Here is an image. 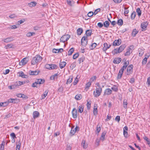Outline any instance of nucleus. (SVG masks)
I'll use <instances>...</instances> for the list:
<instances>
[{
    "mask_svg": "<svg viewBox=\"0 0 150 150\" xmlns=\"http://www.w3.org/2000/svg\"><path fill=\"white\" fill-rule=\"evenodd\" d=\"M42 57L39 55H37L32 58L31 64L32 65H37L42 60Z\"/></svg>",
    "mask_w": 150,
    "mask_h": 150,
    "instance_id": "obj_1",
    "label": "nucleus"
},
{
    "mask_svg": "<svg viewBox=\"0 0 150 150\" xmlns=\"http://www.w3.org/2000/svg\"><path fill=\"white\" fill-rule=\"evenodd\" d=\"M102 91L101 88H96L93 92V95L94 97H97L100 96Z\"/></svg>",
    "mask_w": 150,
    "mask_h": 150,
    "instance_id": "obj_2",
    "label": "nucleus"
},
{
    "mask_svg": "<svg viewBox=\"0 0 150 150\" xmlns=\"http://www.w3.org/2000/svg\"><path fill=\"white\" fill-rule=\"evenodd\" d=\"M70 37V35H66L62 36L60 40V42H64L65 41L68 40Z\"/></svg>",
    "mask_w": 150,
    "mask_h": 150,
    "instance_id": "obj_3",
    "label": "nucleus"
},
{
    "mask_svg": "<svg viewBox=\"0 0 150 150\" xmlns=\"http://www.w3.org/2000/svg\"><path fill=\"white\" fill-rule=\"evenodd\" d=\"M133 67V66L132 64H130L128 67L126 73L127 75H129L132 73Z\"/></svg>",
    "mask_w": 150,
    "mask_h": 150,
    "instance_id": "obj_4",
    "label": "nucleus"
},
{
    "mask_svg": "<svg viewBox=\"0 0 150 150\" xmlns=\"http://www.w3.org/2000/svg\"><path fill=\"white\" fill-rule=\"evenodd\" d=\"M28 61V60L26 58H24L20 62L19 64L21 66L24 65L27 63Z\"/></svg>",
    "mask_w": 150,
    "mask_h": 150,
    "instance_id": "obj_5",
    "label": "nucleus"
},
{
    "mask_svg": "<svg viewBox=\"0 0 150 150\" xmlns=\"http://www.w3.org/2000/svg\"><path fill=\"white\" fill-rule=\"evenodd\" d=\"M78 129H79V127L77 126L76 127H75L74 126L72 127L70 131V134H71V135H74L76 132L78 131Z\"/></svg>",
    "mask_w": 150,
    "mask_h": 150,
    "instance_id": "obj_6",
    "label": "nucleus"
},
{
    "mask_svg": "<svg viewBox=\"0 0 150 150\" xmlns=\"http://www.w3.org/2000/svg\"><path fill=\"white\" fill-rule=\"evenodd\" d=\"M87 37L84 36L82 37L81 40V43L82 45H86L87 43Z\"/></svg>",
    "mask_w": 150,
    "mask_h": 150,
    "instance_id": "obj_7",
    "label": "nucleus"
},
{
    "mask_svg": "<svg viewBox=\"0 0 150 150\" xmlns=\"http://www.w3.org/2000/svg\"><path fill=\"white\" fill-rule=\"evenodd\" d=\"M121 43V40L120 39L117 40H115L113 43V45L114 46H119L120 45Z\"/></svg>",
    "mask_w": 150,
    "mask_h": 150,
    "instance_id": "obj_8",
    "label": "nucleus"
},
{
    "mask_svg": "<svg viewBox=\"0 0 150 150\" xmlns=\"http://www.w3.org/2000/svg\"><path fill=\"white\" fill-rule=\"evenodd\" d=\"M72 114L73 118L76 119L77 117V110L75 108H74L72 111Z\"/></svg>",
    "mask_w": 150,
    "mask_h": 150,
    "instance_id": "obj_9",
    "label": "nucleus"
},
{
    "mask_svg": "<svg viewBox=\"0 0 150 150\" xmlns=\"http://www.w3.org/2000/svg\"><path fill=\"white\" fill-rule=\"evenodd\" d=\"M111 46L110 44H108L106 43H104V47L103 49V50L105 52L108 49L110 48Z\"/></svg>",
    "mask_w": 150,
    "mask_h": 150,
    "instance_id": "obj_10",
    "label": "nucleus"
},
{
    "mask_svg": "<svg viewBox=\"0 0 150 150\" xmlns=\"http://www.w3.org/2000/svg\"><path fill=\"white\" fill-rule=\"evenodd\" d=\"M148 25V23L147 22L142 23H141V28L142 31L146 30Z\"/></svg>",
    "mask_w": 150,
    "mask_h": 150,
    "instance_id": "obj_11",
    "label": "nucleus"
},
{
    "mask_svg": "<svg viewBox=\"0 0 150 150\" xmlns=\"http://www.w3.org/2000/svg\"><path fill=\"white\" fill-rule=\"evenodd\" d=\"M18 100L17 99L10 98L8 99L7 102L6 104L8 105L9 103H17Z\"/></svg>",
    "mask_w": 150,
    "mask_h": 150,
    "instance_id": "obj_12",
    "label": "nucleus"
},
{
    "mask_svg": "<svg viewBox=\"0 0 150 150\" xmlns=\"http://www.w3.org/2000/svg\"><path fill=\"white\" fill-rule=\"evenodd\" d=\"M133 46H130L129 49H127V52L125 53V55L126 56L129 55L132 52L131 48H133Z\"/></svg>",
    "mask_w": 150,
    "mask_h": 150,
    "instance_id": "obj_13",
    "label": "nucleus"
},
{
    "mask_svg": "<svg viewBox=\"0 0 150 150\" xmlns=\"http://www.w3.org/2000/svg\"><path fill=\"white\" fill-rule=\"evenodd\" d=\"M124 70L122 68L120 70L117 75V78L118 79H120L121 78Z\"/></svg>",
    "mask_w": 150,
    "mask_h": 150,
    "instance_id": "obj_14",
    "label": "nucleus"
},
{
    "mask_svg": "<svg viewBox=\"0 0 150 150\" xmlns=\"http://www.w3.org/2000/svg\"><path fill=\"white\" fill-rule=\"evenodd\" d=\"M112 91L110 88L106 89L105 91L104 95H109L112 93Z\"/></svg>",
    "mask_w": 150,
    "mask_h": 150,
    "instance_id": "obj_15",
    "label": "nucleus"
},
{
    "mask_svg": "<svg viewBox=\"0 0 150 150\" xmlns=\"http://www.w3.org/2000/svg\"><path fill=\"white\" fill-rule=\"evenodd\" d=\"M40 115V113L37 111H35L33 113V117L34 119L38 117Z\"/></svg>",
    "mask_w": 150,
    "mask_h": 150,
    "instance_id": "obj_16",
    "label": "nucleus"
},
{
    "mask_svg": "<svg viewBox=\"0 0 150 150\" xmlns=\"http://www.w3.org/2000/svg\"><path fill=\"white\" fill-rule=\"evenodd\" d=\"M93 114L95 116H96L98 114L97 106V105H94L93 111Z\"/></svg>",
    "mask_w": 150,
    "mask_h": 150,
    "instance_id": "obj_17",
    "label": "nucleus"
},
{
    "mask_svg": "<svg viewBox=\"0 0 150 150\" xmlns=\"http://www.w3.org/2000/svg\"><path fill=\"white\" fill-rule=\"evenodd\" d=\"M121 60V59L120 58H114L113 62L115 64H118L120 63Z\"/></svg>",
    "mask_w": 150,
    "mask_h": 150,
    "instance_id": "obj_18",
    "label": "nucleus"
},
{
    "mask_svg": "<svg viewBox=\"0 0 150 150\" xmlns=\"http://www.w3.org/2000/svg\"><path fill=\"white\" fill-rule=\"evenodd\" d=\"M125 47L126 46L125 45H122L119 47L118 50L120 53L121 52L124 50L125 48Z\"/></svg>",
    "mask_w": 150,
    "mask_h": 150,
    "instance_id": "obj_19",
    "label": "nucleus"
},
{
    "mask_svg": "<svg viewBox=\"0 0 150 150\" xmlns=\"http://www.w3.org/2000/svg\"><path fill=\"white\" fill-rule=\"evenodd\" d=\"M48 92V90H46L45 92L41 96V99H44L46 96L47 95Z\"/></svg>",
    "mask_w": 150,
    "mask_h": 150,
    "instance_id": "obj_20",
    "label": "nucleus"
},
{
    "mask_svg": "<svg viewBox=\"0 0 150 150\" xmlns=\"http://www.w3.org/2000/svg\"><path fill=\"white\" fill-rule=\"evenodd\" d=\"M106 133V131H104L102 133L100 139L101 141H103L104 140Z\"/></svg>",
    "mask_w": 150,
    "mask_h": 150,
    "instance_id": "obj_21",
    "label": "nucleus"
},
{
    "mask_svg": "<svg viewBox=\"0 0 150 150\" xmlns=\"http://www.w3.org/2000/svg\"><path fill=\"white\" fill-rule=\"evenodd\" d=\"M18 76H21L22 78H26L27 77V76L24 75L22 71L19 72L18 73Z\"/></svg>",
    "mask_w": 150,
    "mask_h": 150,
    "instance_id": "obj_22",
    "label": "nucleus"
},
{
    "mask_svg": "<svg viewBox=\"0 0 150 150\" xmlns=\"http://www.w3.org/2000/svg\"><path fill=\"white\" fill-rule=\"evenodd\" d=\"M73 79V76H69V78L67 81L66 83L67 84H69L71 83Z\"/></svg>",
    "mask_w": 150,
    "mask_h": 150,
    "instance_id": "obj_23",
    "label": "nucleus"
},
{
    "mask_svg": "<svg viewBox=\"0 0 150 150\" xmlns=\"http://www.w3.org/2000/svg\"><path fill=\"white\" fill-rule=\"evenodd\" d=\"M2 40L4 42H8L12 41L13 40V39L11 38H8L6 39H4L3 40Z\"/></svg>",
    "mask_w": 150,
    "mask_h": 150,
    "instance_id": "obj_24",
    "label": "nucleus"
},
{
    "mask_svg": "<svg viewBox=\"0 0 150 150\" xmlns=\"http://www.w3.org/2000/svg\"><path fill=\"white\" fill-rule=\"evenodd\" d=\"M81 145L83 146V148L86 149L88 147V145L84 140H83L81 142Z\"/></svg>",
    "mask_w": 150,
    "mask_h": 150,
    "instance_id": "obj_25",
    "label": "nucleus"
},
{
    "mask_svg": "<svg viewBox=\"0 0 150 150\" xmlns=\"http://www.w3.org/2000/svg\"><path fill=\"white\" fill-rule=\"evenodd\" d=\"M66 63L65 62H60L59 63V67L61 69L63 68L66 65Z\"/></svg>",
    "mask_w": 150,
    "mask_h": 150,
    "instance_id": "obj_26",
    "label": "nucleus"
},
{
    "mask_svg": "<svg viewBox=\"0 0 150 150\" xmlns=\"http://www.w3.org/2000/svg\"><path fill=\"white\" fill-rule=\"evenodd\" d=\"M39 73L38 71H31L30 72V74L31 75H38Z\"/></svg>",
    "mask_w": 150,
    "mask_h": 150,
    "instance_id": "obj_27",
    "label": "nucleus"
},
{
    "mask_svg": "<svg viewBox=\"0 0 150 150\" xmlns=\"http://www.w3.org/2000/svg\"><path fill=\"white\" fill-rule=\"evenodd\" d=\"M84 107L82 105H80L78 107V111L80 113H81L83 111Z\"/></svg>",
    "mask_w": 150,
    "mask_h": 150,
    "instance_id": "obj_28",
    "label": "nucleus"
},
{
    "mask_svg": "<svg viewBox=\"0 0 150 150\" xmlns=\"http://www.w3.org/2000/svg\"><path fill=\"white\" fill-rule=\"evenodd\" d=\"M37 4V3L35 1L31 2L29 3L28 4L29 6L30 7L35 6Z\"/></svg>",
    "mask_w": 150,
    "mask_h": 150,
    "instance_id": "obj_29",
    "label": "nucleus"
},
{
    "mask_svg": "<svg viewBox=\"0 0 150 150\" xmlns=\"http://www.w3.org/2000/svg\"><path fill=\"white\" fill-rule=\"evenodd\" d=\"M36 81L38 84H41L45 82V80L43 79H37Z\"/></svg>",
    "mask_w": 150,
    "mask_h": 150,
    "instance_id": "obj_30",
    "label": "nucleus"
},
{
    "mask_svg": "<svg viewBox=\"0 0 150 150\" xmlns=\"http://www.w3.org/2000/svg\"><path fill=\"white\" fill-rule=\"evenodd\" d=\"M129 61H126L125 62L124 65L121 68L125 70L126 69L127 67L129 65Z\"/></svg>",
    "mask_w": 150,
    "mask_h": 150,
    "instance_id": "obj_31",
    "label": "nucleus"
},
{
    "mask_svg": "<svg viewBox=\"0 0 150 150\" xmlns=\"http://www.w3.org/2000/svg\"><path fill=\"white\" fill-rule=\"evenodd\" d=\"M82 98V96L81 94H77L75 97V98L77 100H79Z\"/></svg>",
    "mask_w": 150,
    "mask_h": 150,
    "instance_id": "obj_32",
    "label": "nucleus"
},
{
    "mask_svg": "<svg viewBox=\"0 0 150 150\" xmlns=\"http://www.w3.org/2000/svg\"><path fill=\"white\" fill-rule=\"evenodd\" d=\"M67 4L71 6L74 4V2L73 0H67Z\"/></svg>",
    "mask_w": 150,
    "mask_h": 150,
    "instance_id": "obj_33",
    "label": "nucleus"
},
{
    "mask_svg": "<svg viewBox=\"0 0 150 150\" xmlns=\"http://www.w3.org/2000/svg\"><path fill=\"white\" fill-rule=\"evenodd\" d=\"M112 53L113 55H115L117 54V53H120L118 49L117 48L115 49L114 50L112 51Z\"/></svg>",
    "mask_w": 150,
    "mask_h": 150,
    "instance_id": "obj_34",
    "label": "nucleus"
},
{
    "mask_svg": "<svg viewBox=\"0 0 150 150\" xmlns=\"http://www.w3.org/2000/svg\"><path fill=\"white\" fill-rule=\"evenodd\" d=\"M74 48H72L69 49V50L68 53V55L69 56H70L71 55L72 53L74 52Z\"/></svg>",
    "mask_w": 150,
    "mask_h": 150,
    "instance_id": "obj_35",
    "label": "nucleus"
},
{
    "mask_svg": "<svg viewBox=\"0 0 150 150\" xmlns=\"http://www.w3.org/2000/svg\"><path fill=\"white\" fill-rule=\"evenodd\" d=\"M83 32V30L82 28H80L78 29L77 30V34L78 35H80Z\"/></svg>",
    "mask_w": 150,
    "mask_h": 150,
    "instance_id": "obj_36",
    "label": "nucleus"
},
{
    "mask_svg": "<svg viewBox=\"0 0 150 150\" xmlns=\"http://www.w3.org/2000/svg\"><path fill=\"white\" fill-rule=\"evenodd\" d=\"M136 12L139 17H140L141 15V11L139 8H138L137 9Z\"/></svg>",
    "mask_w": 150,
    "mask_h": 150,
    "instance_id": "obj_37",
    "label": "nucleus"
},
{
    "mask_svg": "<svg viewBox=\"0 0 150 150\" xmlns=\"http://www.w3.org/2000/svg\"><path fill=\"white\" fill-rule=\"evenodd\" d=\"M138 33V31L137 30H136V29H134L133 30V31L132 33V36L134 37L135 36L136 34L137 33Z\"/></svg>",
    "mask_w": 150,
    "mask_h": 150,
    "instance_id": "obj_38",
    "label": "nucleus"
},
{
    "mask_svg": "<svg viewBox=\"0 0 150 150\" xmlns=\"http://www.w3.org/2000/svg\"><path fill=\"white\" fill-rule=\"evenodd\" d=\"M86 33L87 37L90 36L91 35V31L90 30H88L86 31Z\"/></svg>",
    "mask_w": 150,
    "mask_h": 150,
    "instance_id": "obj_39",
    "label": "nucleus"
},
{
    "mask_svg": "<svg viewBox=\"0 0 150 150\" xmlns=\"http://www.w3.org/2000/svg\"><path fill=\"white\" fill-rule=\"evenodd\" d=\"M57 68V66L54 64H51L50 69H56Z\"/></svg>",
    "mask_w": 150,
    "mask_h": 150,
    "instance_id": "obj_40",
    "label": "nucleus"
},
{
    "mask_svg": "<svg viewBox=\"0 0 150 150\" xmlns=\"http://www.w3.org/2000/svg\"><path fill=\"white\" fill-rule=\"evenodd\" d=\"M136 16V13L134 11H133L131 15V19L132 20H133L135 17Z\"/></svg>",
    "mask_w": 150,
    "mask_h": 150,
    "instance_id": "obj_41",
    "label": "nucleus"
},
{
    "mask_svg": "<svg viewBox=\"0 0 150 150\" xmlns=\"http://www.w3.org/2000/svg\"><path fill=\"white\" fill-rule=\"evenodd\" d=\"M101 130L100 126L99 125H98L97 127V129L96 130V132L99 133Z\"/></svg>",
    "mask_w": 150,
    "mask_h": 150,
    "instance_id": "obj_42",
    "label": "nucleus"
},
{
    "mask_svg": "<svg viewBox=\"0 0 150 150\" xmlns=\"http://www.w3.org/2000/svg\"><path fill=\"white\" fill-rule=\"evenodd\" d=\"M5 142L4 141H3L2 142V143L1 145L0 150H4V146Z\"/></svg>",
    "mask_w": 150,
    "mask_h": 150,
    "instance_id": "obj_43",
    "label": "nucleus"
},
{
    "mask_svg": "<svg viewBox=\"0 0 150 150\" xmlns=\"http://www.w3.org/2000/svg\"><path fill=\"white\" fill-rule=\"evenodd\" d=\"M127 100H124L123 103V107L125 108H126L127 107Z\"/></svg>",
    "mask_w": 150,
    "mask_h": 150,
    "instance_id": "obj_44",
    "label": "nucleus"
},
{
    "mask_svg": "<svg viewBox=\"0 0 150 150\" xmlns=\"http://www.w3.org/2000/svg\"><path fill=\"white\" fill-rule=\"evenodd\" d=\"M139 55L140 56H142L144 54V51L142 49H139Z\"/></svg>",
    "mask_w": 150,
    "mask_h": 150,
    "instance_id": "obj_45",
    "label": "nucleus"
},
{
    "mask_svg": "<svg viewBox=\"0 0 150 150\" xmlns=\"http://www.w3.org/2000/svg\"><path fill=\"white\" fill-rule=\"evenodd\" d=\"M35 34L34 32H29L27 33L26 35L28 37H30L35 35Z\"/></svg>",
    "mask_w": 150,
    "mask_h": 150,
    "instance_id": "obj_46",
    "label": "nucleus"
},
{
    "mask_svg": "<svg viewBox=\"0 0 150 150\" xmlns=\"http://www.w3.org/2000/svg\"><path fill=\"white\" fill-rule=\"evenodd\" d=\"M112 89L114 91L117 92L118 91V88L116 86H114L112 87Z\"/></svg>",
    "mask_w": 150,
    "mask_h": 150,
    "instance_id": "obj_47",
    "label": "nucleus"
},
{
    "mask_svg": "<svg viewBox=\"0 0 150 150\" xmlns=\"http://www.w3.org/2000/svg\"><path fill=\"white\" fill-rule=\"evenodd\" d=\"M117 24L120 25H122L123 24V21L122 19H119L117 21Z\"/></svg>",
    "mask_w": 150,
    "mask_h": 150,
    "instance_id": "obj_48",
    "label": "nucleus"
},
{
    "mask_svg": "<svg viewBox=\"0 0 150 150\" xmlns=\"http://www.w3.org/2000/svg\"><path fill=\"white\" fill-rule=\"evenodd\" d=\"M13 47V45L11 44H8L5 46L6 49H8L12 48Z\"/></svg>",
    "mask_w": 150,
    "mask_h": 150,
    "instance_id": "obj_49",
    "label": "nucleus"
},
{
    "mask_svg": "<svg viewBox=\"0 0 150 150\" xmlns=\"http://www.w3.org/2000/svg\"><path fill=\"white\" fill-rule=\"evenodd\" d=\"M100 11V8H98L96 9L94 12H93L94 15H95L97 14Z\"/></svg>",
    "mask_w": 150,
    "mask_h": 150,
    "instance_id": "obj_50",
    "label": "nucleus"
},
{
    "mask_svg": "<svg viewBox=\"0 0 150 150\" xmlns=\"http://www.w3.org/2000/svg\"><path fill=\"white\" fill-rule=\"evenodd\" d=\"M96 45H97V44L95 43H93V44H92L91 46V47H90L91 49H92V50L94 48L96 47Z\"/></svg>",
    "mask_w": 150,
    "mask_h": 150,
    "instance_id": "obj_51",
    "label": "nucleus"
},
{
    "mask_svg": "<svg viewBox=\"0 0 150 150\" xmlns=\"http://www.w3.org/2000/svg\"><path fill=\"white\" fill-rule=\"evenodd\" d=\"M104 25L106 27H108L109 25V22L108 21H105L104 23Z\"/></svg>",
    "mask_w": 150,
    "mask_h": 150,
    "instance_id": "obj_52",
    "label": "nucleus"
},
{
    "mask_svg": "<svg viewBox=\"0 0 150 150\" xmlns=\"http://www.w3.org/2000/svg\"><path fill=\"white\" fill-rule=\"evenodd\" d=\"M91 85V83L90 82H88L86 84V88L88 89L90 87Z\"/></svg>",
    "mask_w": 150,
    "mask_h": 150,
    "instance_id": "obj_53",
    "label": "nucleus"
},
{
    "mask_svg": "<svg viewBox=\"0 0 150 150\" xmlns=\"http://www.w3.org/2000/svg\"><path fill=\"white\" fill-rule=\"evenodd\" d=\"M17 17V16L14 14H12L9 16L11 18H13Z\"/></svg>",
    "mask_w": 150,
    "mask_h": 150,
    "instance_id": "obj_54",
    "label": "nucleus"
},
{
    "mask_svg": "<svg viewBox=\"0 0 150 150\" xmlns=\"http://www.w3.org/2000/svg\"><path fill=\"white\" fill-rule=\"evenodd\" d=\"M71 146L70 144H67L66 148V150H71Z\"/></svg>",
    "mask_w": 150,
    "mask_h": 150,
    "instance_id": "obj_55",
    "label": "nucleus"
},
{
    "mask_svg": "<svg viewBox=\"0 0 150 150\" xmlns=\"http://www.w3.org/2000/svg\"><path fill=\"white\" fill-rule=\"evenodd\" d=\"M79 56V54L78 53H76L74 54L73 56V59H75L77 58Z\"/></svg>",
    "mask_w": 150,
    "mask_h": 150,
    "instance_id": "obj_56",
    "label": "nucleus"
},
{
    "mask_svg": "<svg viewBox=\"0 0 150 150\" xmlns=\"http://www.w3.org/2000/svg\"><path fill=\"white\" fill-rule=\"evenodd\" d=\"M94 15L93 12L92 11H90L88 13V17H91Z\"/></svg>",
    "mask_w": 150,
    "mask_h": 150,
    "instance_id": "obj_57",
    "label": "nucleus"
},
{
    "mask_svg": "<svg viewBox=\"0 0 150 150\" xmlns=\"http://www.w3.org/2000/svg\"><path fill=\"white\" fill-rule=\"evenodd\" d=\"M147 61V59L146 58H144L142 61V63L143 64H145Z\"/></svg>",
    "mask_w": 150,
    "mask_h": 150,
    "instance_id": "obj_58",
    "label": "nucleus"
},
{
    "mask_svg": "<svg viewBox=\"0 0 150 150\" xmlns=\"http://www.w3.org/2000/svg\"><path fill=\"white\" fill-rule=\"evenodd\" d=\"M45 68L49 69H50L51 68V64H46L45 66Z\"/></svg>",
    "mask_w": 150,
    "mask_h": 150,
    "instance_id": "obj_59",
    "label": "nucleus"
},
{
    "mask_svg": "<svg viewBox=\"0 0 150 150\" xmlns=\"http://www.w3.org/2000/svg\"><path fill=\"white\" fill-rule=\"evenodd\" d=\"M79 81V80L76 77L75 79V80L74 81V82L73 83V84L74 85H76L78 82Z\"/></svg>",
    "mask_w": 150,
    "mask_h": 150,
    "instance_id": "obj_60",
    "label": "nucleus"
},
{
    "mask_svg": "<svg viewBox=\"0 0 150 150\" xmlns=\"http://www.w3.org/2000/svg\"><path fill=\"white\" fill-rule=\"evenodd\" d=\"M116 121H117L118 122H119L120 120V117L119 116H117L116 117L115 119Z\"/></svg>",
    "mask_w": 150,
    "mask_h": 150,
    "instance_id": "obj_61",
    "label": "nucleus"
},
{
    "mask_svg": "<svg viewBox=\"0 0 150 150\" xmlns=\"http://www.w3.org/2000/svg\"><path fill=\"white\" fill-rule=\"evenodd\" d=\"M123 134L124 136L125 137H128V133L125 130H124L123 131Z\"/></svg>",
    "mask_w": 150,
    "mask_h": 150,
    "instance_id": "obj_62",
    "label": "nucleus"
},
{
    "mask_svg": "<svg viewBox=\"0 0 150 150\" xmlns=\"http://www.w3.org/2000/svg\"><path fill=\"white\" fill-rule=\"evenodd\" d=\"M52 52L54 53H58L59 52V51L58 50V49H54L52 50Z\"/></svg>",
    "mask_w": 150,
    "mask_h": 150,
    "instance_id": "obj_63",
    "label": "nucleus"
},
{
    "mask_svg": "<svg viewBox=\"0 0 150 150\" xmlns=\"http://www.w3.org/2000/svg\"><path fill=\"white\" fill-rule=\"evenodd\" d=\"M124 9H125V11H124V14L125 15V14H127L129 12V11L126 8H125Z\"/></svg>",
    "mask_w": 150,
    "mask_h": 150,
    "instance_id": "obj_64",
    "label": "nucleus"
}]
</instances>
